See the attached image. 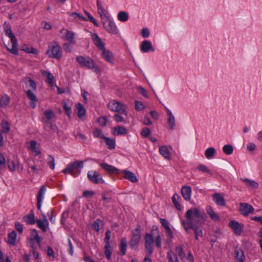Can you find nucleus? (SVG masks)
<instances>
[{
  "mask_svg": "<svg viewBox=\"0 0 262 262\" xmlns=\"http://www.w3.org/2000/svg\"><path fill=\"white\" fill-rule=\"evenodd\" d=\"M26 95L28 98L30 100V105L32 108H35L36 107V102L38 101V99L36 95L32 92L31 90H28L26 92Z\"/></svg>",
  "mask_w": 262,
  "mask_h": 262,
  "instance_id": "nucleus-15",
  "label": "nucleus"
},
{
  "mask_svg": "<svg viewBox=\"0 0 262 262\" xmlns=\"http://www.w3.org/2000/svg\"><path fill=\"white\" fill-rule=\"evenodd\" d=\"M104 28L110 33L115 34L117 33V28L114 23L110 20Z\"/></svg>",
  "mask_w": 262,
  "mask_h": 262,
  "instance_id": "nucleus-28",
  "label": "nucleus"
},
{
  "mask_svg": "<svg viewBox=\"0 0 262 262\" xmlns=\"http://www.w3.org/2000/svg\"><path fill=\"white\" fill-rule=\"evenodd\" d=\"M55 117V114L51 110H46L43 112V116L41 118V122L43 124L50 122L51 120L54 119Z\"/></svg>",
  "mask_w": 262,
  "mask_h": 262,
  "instance_id": "nucleus-12",
  "label": "nucleus"
},
{
  "mask_svg": "<svg viewBox=\"0 0 262 262\" xmlns=\"http://www.w3.org/2000/svg\"><path fill=\"white\" fill-rule=\"evenodd\" d=\"M75 112L79 119L81 120L84 119L86 111L83 106L80 103H78L76 105Z\"/></svg>",
  "mask_w": 262,
  "mask_h": 262,
  "instance_id": "nucleus-19",
  "label": "nucleus"
},
{
  "mask_svg": "<svg viewBox=\"0 0 262 262\" xmlns=\"http://www.w3.org/2000/svg\"><path fill=\"white\" fill-rule=\"evenodd\" d=\"M42 74L47 77V82L51 87L54 86V76L50 72L43 71Z\"/></svg>",
  "mask_w": 262,
  "mask_h": 262,
  "instance_id": "nucleus-30",
  "label": "nucleus"
},
{
  "mask_svg": "<svg viewBox=\"0 0 262 262\" xmlns=\"http://www.w3.org/2000/svg\"><path fill=\"white\" fill-rule=\"evenodd\" d=\"M2 126L3 128V130L2 132L3 133H7L10 130V125L7 121H5L3 120L2 122Z\"/></svg>",
  "mask_w": 262,
  "mask_h": 262,
  "instance_id": "nucleus-46",
  "label": "nucleus"
},
{
  "mask_svg": "<svg viewBox=\"0 0 262 262\" xmlns=\"http://www.w3.org/2000/svg\"><path fill=\"white\" fill-rule=\"evenodd\" d=\"M185 216L187 221L182 220V225L187 233L189 229L193 230L194 232L195 238L198 240L199 236H203V231L201 227L205 222L207 217L206 214L201 212L198 208H193L188 210Z\"/></svg>",
  "mask_w": 262,
  "mask_h": 262,
  "instance_id": "nucleus-1",
  "label": "nucleus"
},
{
  "mask_svg": "<svg viewBox=\"0 0 262 262\" xmlns=\"http://www.w3.org/2000/svg\"><path fill=\"white\" fill-rule=\"evenodd\" d=\"M135 108L136 110L138 111H142L145 108V106L144 104L139 101H135Z\"/></svg>",
  "mask_w": 262,
  "mask_h": 262,
  "instance_id": "nucleus-49",
  "label": "nucleus"
},
{
  "mask_svg": "<svg viewBox=\"0 0 262 262\" xmlns=\"http://www.w3.org/2000/svg\"><path fill=\"white\" fill-rule=\"evenodd\" d=\"M32 235L34 236V238H31L30 241V246L32 248V250H36V246L34 244V242L35 241L37 243V245L40 246V241L38 233L36 230H32Z\"/></svg>",
  "mask_w": 262,
  "mask_h": 262,
  "instance_id": "nucleus-22",
  "label": "nucleus"
},
{
  "mask_svg": "<svg viewBox=\"0 0 262 262\" xmlns=\"http://www.w3.org/2000/svg\"><path fill=\"white\" fill-rule=\"evenodd\" d=\"M6 164V159L4 156V155L0 152V165L2 168L5 167Z\"/></svg>",
  "mask_w": 262,
  "mask_h": 262,
  "instance_id": "nucleus-64",
  "label": "nucleus"
},
{
  "mask_svg": "<svg viewBox=\"0 0 262 262\" xmlns=\"http://www.w3.org/2000/svg\"><path fill=\"white\" fill-rule=\"evenodd\" d=\"M235 257L236 262H244L245 256L243 250L236 246L234 249Z\"/></svg>",
  "mask_w": 262,
  "mask_h": 262,
  "instance_id": "nucleus-20",
  "label": "nucleus"
},
{
  "mask_svg": "<svg viewBox=\"0 0 262 262\" xmlns=\"http://www.w3.org/2000/svg\"><path fill=\"white\" fill-rule=\"evenodd\" d=\"M167 112L168 113V124L169 128L170 129H172L175 125L174 118L169 110H167Z\"/></svg>",
  "mask_w": 262,
  "mask_h": 262,
  "instance_id": "nucleus-32",
  "label": "nucleus"
},
{
  "mask_svg": "<svg viewBox=\"0 0 262 262\" xmlns=\"http://www.w3.org/2000/svg\"><path fill=\"white\" fill-rule=\"evenodd\" d=\"M141 239V232L139 228L134 229L133 236L129 241V246L133 249H136Z\"/></svg>",
  "mask_w": 262,
  "mask_h": 262,
  "instance_id": "nucleus-7",
  "label": "nucleus"
},
{
  "mask_svg": "<svg viewBox=\"0 0 262 262\" xmlns=\"http://www.w3.org/2000/svg\"><path fill=\"white\" fill-rule=\"evenodd\" d=\"M127 132L126 129L123 126H117L114 127L113 135H126Z\"/></svg>",
  "mask_w": 262,
  "mask_h": 262,
  "instance_id": "nucleus-29",
  "label": "nucleus"
},
{
  "mask_svg": "<svg viewBox=\"0 0 262 262\" xmlns=\"http://www.w3.org/2000/svg\"><path fill=\"white\" fill-rule=\"evenodd\" d=\"M103 139L105 140L106 144L109 149H113L115 148L116 144L115 139H112L105 137H103Z\"/></svg>",
  "mask_w": 262,
  "mask_h": 262,
  "instance_id": "nucleus-36",
  "label": "nucleus"
},
{
  "mask_svg": "<svg viewBox=\"0 0 262 262\" xmlns=\"http://www.w3.org/2000/svg\"><path fill=\"white\" fill-rule=\"evenodd\" d=\"M43 128L46 130H48L50 129L54 132H57L58 130L56 125L52 124L51 122L44 124Z\"/></svg>",
  "mask_w": 262,
  "mask_h": 262,
  "instance_id": "nucleus-37",
  "label": "nucleus"
},
{
  "mask_svg": "<svg viewBox=\"0 0 262 262\" xmlns=\"http://www.w3.org/2000/svg\"><path fill=\"white\" fill-rule=\"evenodd\" d=\"M88 177L90 181L95 184H101L104 182L98 172L96 171H89L88 173Z\"/></svg>",
  "mask_w": 262,
  "mask_h": 262,
  "instance_id": "nucleus-11",
  "label": "nucleus"
},
{
  "mask_svg": "<svg viewBox=\"0 0 262 262\" xmlns=\"http://www.w3.org/2000/svg\"><path fill=\"white\" fill-rule=\"evenodd\" d=\"M212 198L215 204L220 206H225L226 202L223 196L220 193H215L212 195Z\"/></svg>",
  "mask_w": 262,
  "mask_h": 262,
  "instance_id": "nucleus-14",
  "label": "nucleus"
},
{
  "mask_svg": "<svg viewBox=\"0 0 262 262\" xmlns=\"http://www.w3.org/2000/svg\"><path fill=\"white\" fill-rule=\"evenodd\" d=\"M5 31L6 32V35H7L10 38L11 42L12 43V49H10L9 48H7V50L11 53L14 55H17L18 54V45L16 38L12 33L11 29L10 30H5Z\"/></svg>",
  "mask_w": 262,
  "mask_h": 262,
  "instance_id": "nucleus-5",
  "label": "nucleus"
},
{
  "mask_svg": "<svg viewBox=\"0 0 262 262\" xmlns=\"http://www.w3.org/2000/svg\"><path fill=\"white\" fill-rule=\"evenodd\" d=\"M101 18L103 26H105V25H106L111 20L106 14L102 15Z\"/></svg>",
  "mask_w": 262,
  "mask_h": 262,
  "instance_id": "nucleus-60",
  "label": "nucleus"
},
{
  "mask_svg": "<svg viewBox=\"0 0 262 262\" xmlns=\"http://www.w3.org/2000/svg\"><path fill=\"white\" fill-rule=\"evenodd\" d=\"M254 210L253 207L249 204L246 203L239 204V211L245 216H248L250 213H253Z\"/></svg>",
  "mask_w": 262,
  "mask_h": 262,
  "instance_id": "nucleus-9",
  "label": "nucleus"
},
{
  "mask_svg": "<svg viewBox=\"0 0 262 262\" xmlns=\"http://www.w3.org/2000/svg\"><path fill=\"white\" fill-rule=\"evenodd\" d=\"M167 257L169 262H178L176 255L174 254L171 250L168 252Z\"/></svg>",
  "mask_w": 262,
  "mask_h": 262,
  "instance_id": "nucleus-42",
  "label": "nucleus"
},
{
  "mask_svg": "<svg viewBox=\"0 0 262 262\" xmlns=\"http://www.w3.org/2000/svg\"><path fill=\"white\" fill-rule=\"evenodd\" d=\"M43 220H38L36 221L37 225L43 232L47 231L46 226L48 225V222L46 216L43 215Z\"/></svg>",
  "mask_w": 262,
  "mask_h": 262,
  "instance_id": "nucleus-23",
  "label": "nucleus"
},
{
  "mask_svg": "<svg viewBox=\"0 0 262 262\" xmlns=\"http://www.w3.org/2000/svg\"><path fill=\"white\" fill-rule=\"evenodd\" d=\"M46 54L50 57L60 59L61 57V53L60 51V47L56 42H50L49 44V49L46 51Z\"/></svg>",
  "mask_w": 262,
  "mask_h": 262,
  "instance_id": "nucleus-3",
  "label": "nucleus"
},
{
  "mask_svg": "<svg viewBox=\"0 0 262 262\" xmlns=\"http://www.w3.org/2000/svg\"><path fill=\"white\" fill-rule=\"evenodd\" d=\"M223 150L226 154L230 155L233 152V148L231 145L228 144L223 147Z\"/></svg>",
  "mask_w": 262,
  "mask_h": 262,
  "instance_id": "nucleus-45",
  "label": "nucleus"
},
{
  "mask_svg": "<svg viewBox=\"0 0 262 262\" xmlns=\"http://www.w3.org/2000/svg\"><path fill=\"white\" fill-rule=\"evenodd\" d=\"M26 80L29 82V86L30 88L33 90H35L36 89V85L34 81L31 79L30 77H27L26 78Z\"/></svg>",
  "mask_w": 262,
  "mask_h": 262,
  "instance_id": "nucleus-53",
  "label": "nucleus"
},
{
  "mask_svg": "<svg viewBox=\"0 0 262 262\" xmlns=\"http://www.w3.org/2000/svg\"><path fill=\"white\" fill-rule=\"evenodd\" d=\"M95 192L93 191L85 190L83 192L82 195L85 198H91L94 195Z\"/></svg>",
  "mask_w": 262,
  "mask_h": 262,
  "instance_id": "nucleus-62",
  "label": "nucleus"
},
{
  "mask_svg": "<svg viewBox=\"0 0 262 262\" xmlns=\"http://www.w3.org/2000/svg\"><path fill=\"white\" fill-rule=\"evenodd\" d=\"M103 226V223L100 219L96 220L94 223L93 227L97 232H99L100 229Z\"/></svg>",
  "mask_w": 262,
  "mask_h": 262,
  "instance_id": "nucleus-39",
  "label": "nucleus"
},
{
  "mask_svg": "<svg viewBox=\"0 0 262 262\" xmlns=\"http://www.w3.org/2000/svg\"><path fill=\"white\" fill-rule=\"evenodd\" d=\"M229 227L233 229L236 235L241 234L242 228L243 226L241 225L237 222L235 221H231L229 223Z\"/></svg>",
  "mask_w": 262,
  "mask_h": 262,
  "instance_id": "nucleus-16",
  "label": "nucleus"
},
{
  "mask_svg": "<svg viewBox=\"0 0 262 262\" xmlns=\"http://www.w3.org/2000/svg\"><path fill=\"white\" fill-rule=\"evenodd\" d=\"M83 162L82 161H76L73 163H71L67 166V173L75 176L77 172H80L79 169L83 167Z\"/></svg>",
  "mask_w": 262,
  "mask_h": 262,
  "instance_id": "nucleus-4",
  "label": "nucleus"
},
{
  "mask_svg": "<svg viewBox=\"0 0 262 262\" xmlns=\"http://www.w3.org/2000/svg\"><path fill=\"white\" fill-rule=\"evenodd\" d=\"M215 152V149L213 147H210L206 149L205 152V155L207 158H210L214 155Z\"/></svg>",
  "mask_w": 262,
  "mask_h": 262,
  "instance_id": "nucleus-43",
  "label": "nucleus"
},
{
  "mask_svg": "<svg viewBox=\"0 0 262 262\" xmlns=\"http://www.w3.org/2000/svg\"><path fill=\"white\" fill-rule=\"evenodd\" d=\"M176 252L179 255L180 258H183L185 257V253L183 252V248L181 246H178L176 248Z\"/></svg>",
  "mask_w": 262,
  "mask_h": 262,
  "instance_id": "nucleus-47",
  "label": "nucleus"
},
{
  "mask_svg": "<svg viewBox=\"0 0 262 262\" xmlns=\"http://www.w3.org/2000/svg\"><path fill=\"white\" fill-rule=\"evenodd\" d=\"M9 103V98L7 95L3 96L0 99V106L4 107Z\"/></svg>",
  "mask_w": 262,
  "mask_h": 262,
  "instance_id": "nucleus-44",
  "label": "nucleus"
},
{
  "mask_svg": "<svg viewBox=\"0 0 262 262\" xmlns=\"http://www.w3.org/2000/svg\"><path fill=\"white\" fill-rule=\"evenodd\" d=\"M127 245H126V241L125 238H122L120 241V250L121 252V254L122 255H124L126 253V249Z\"/></svg>",
  "mask_w": 262,
  "mask_h": 262,
  "instance_id": "nucleus-38",
  "label": "nucleus"
},
{
  "mask_svg": "<svg viewBox=\"0 0 262 262\" xmlns=\"http://www.w3.org/2000/svg\"><path fill=\"white\" fill-rule=\"evenodd\" d=\"M70 15H71L74 18H76L77 17L79 18L80 19H82L84 21H86L87 19L81 15H80V14L76 13V12H73L70 13Z\"/></svg>",
  "mask_w": 262,
  "mask_h": 262,
  "instance_id": "nucleus-61",
  "label": "nucleus"
},
{
  "mask_svg": "<svg viewBox=\"0 0 262 262\" xmlns=\"http://www.w3.org/2000/svg\"><path fill=\"white\" fill-rule=\"evenodd\" d=\"M141 134L142 136L147 137L150 134V130L148 128L145 127L142 130Z\"/></svg>",
  "mask_w": 262,
  "mask_h": 262,
  "instance_id": "nucleus-58",
  "label": "nucleus"
},
{
  "mask_svg": "<svg viewBox=\"0 0 262 262\" xmlns=\"http://www.w3.org/2000/svg\"><path fill=\"white\" fill-rule=\"evenodd\" d=\"M7 164L8 168L11 171H14L15 170V164L13 161L8 160L7 161Z\"/></svg>",
  "mask_w": 262,
  "mask_h": 262,
  "instance_id": "nucleus-50",
  "label": "nucleus"
},
{
  "mask_svg": "<svg viewBox=\"0 0 262 262\" xmlns=\"http://www.w3.org/2000/svg\"><path fill=\"white\" fill-rule=\"evenodd\" d=\"M48 165L52 169H54L55 167V161L54 158L52 156H49Z\"/></svg>",
  "mask_w": 262,
  "mask_h": 262,
  "instance_id": "nucleus-51",
  "label": "nucleus"
},
{
  "mask_svg": "<svg viewBox=\"0 0 262 262\" xmlns=\"http://www.w3.org/2000/svg\"><path fill=\"white\" fill-rule=\"evenodd\" d=\"M100 166L102 168L110 173H118L119 170L113 166L108 165L106 163H102Z\"/></svg>",
  "mask_w": 262,
  "mask_h": 262,
  "instance_id": "nucleus-24",
  "label": "nucleus"
},
{
  "mask_svg": "<svg viewBox=\"0 0 262 262\" xmlns=\"http://www.w3.org/2000/svg\"><path fill=\"white\" fill-rule=\"evenodd\" d=\"M46 187L45 185H42L38 193L37 196V208L38 210H40L41 206V202L43 200V196L46 191Z\"/></svg>",
  "mask_w": 262,
  "mask_h": 262,
  "instance_id": "nucleus-18",
  "label": "nucleus"
},
{
  "mask_svg": "<svg viewBox=\"0 0 262 262\" xmlns=\"http://www.w3.org/2000/svg\"><path fill=\"white\" fill-rule=\"evenodd\" d=\"M93 134L95 137H99L103 139V137H104L102 134V130L97 128L94 129Z\"/></svg>",
  "mask_w": 262,
  "mask_h": 262,
  "instance_id": "nucleus-52",
  "label": "nucleus"
},
{
  "mask_svg": "<svg viewBox=\"0 0 262 262\" xmlns=\"http://www.w3.org/2000/svg\"><path fill=\"white\" fill-rule=\"evenodd\" d=\"M76 60L81 67H85L90 69H94L96 67L94 61L90 58H85L82 56H78Z\"/></svg>",
  "mask_w": 262,
  "mask_h": 262,
  "instance_id": "nucleus-6",
  "label": "nucleus"
},
{
  "mask_svg": "<svg viewBox=\"0 0 262 262\" xmlns=\"http://www.w3.org/2000/svg\"><path fill=\"white\" fill-rule=\"evenodd\" d=\"M145 248L149 255H151L153 252L152 244L154 243L152 234L146 233L145 237Z\"/></svg>",
  "mask_w": 262,
  "mask_h": 262,
  "instance_id": "nucleus-8",
  "label": "nucleus"
},
{
  "mask_svg": "<svg viewBox=\"0 0 262 262\" xmlns=\"http://www.w3.org/2000/svg\"><path fill=\"white\" fill-rule=\"evenodd\" d=\"M121 172L124 174V178L130 181L132 183H136L138 182V179L134 173L130 171L124 170L121 171Z\"/></svg>",
  "mask_w": 262,
  "mask_h": 262,
  "instance_id": "nucleus-17",
  "label": "nucleus"
},
{
  "mask_svg": "<svg viewBox=\"0 0 262 262\" xmlns=\"http://www.w3.org/2000/svg\"><path fill=\"white\" fill-rule=\"evenodd\" d=\"M24 222L29 225L34 224L35 223L34 215L33 214H29L24 216L23 218Z\"/></svg>",
  "mask_w": 262,
  "mask_h": 262,
  "instance_id": "nucleus-33",
  "label": "nucleus"
},
{
  "mask_svg": "<svg viewBox=\"0 0 262 262\" xmlns=\"http://www.w3.org/2000/svg\"><path fill=\"white\" fill-rule=\"evenodd\" d=\"M92 37L94 44L99 50H102L105 48L104 44L97 34H92Z\"/></svg>",
  "mask_w": 262,
  "mask_h": 262,
  "instance_id": "nucleus-21",
  "label": "nucleus"
},
{
  "mask_svg": "<svg viewBox=\"0 0 262 262\" xmlns=\"http://www.w3.org/2000/svg\"><path fill=\"white\" fill-rule=\"evenodd\" d=\"M107 105L108 107L112 111L121 113L125 116H127L126 106L122 103L118 101H112L108 103Z\"/></svg>",
  "mask_w": 262,
  "mask_h": 262,
  "instance_id": "nucleus-2",
  "label": "nucleus"
},
{
  "mask_svg": "<svg viewBox=\"0 0 262 262\" xmlns=\"http://www.w3.org/2000/svg\"><path fill=\"white\" fill-rule=\"evenodd\" d=\"M197 169L199 170L200 171L207 172L209 174H211V172L210 170L207 168V167L204 165H200L198 167Z\"/></svg>",
  "mask_w": 262,
  "mask_h": 262,
  "instance_id": "nucleus-54",
  "label": "nucleus"
},
{
  "mask_svg": "<svg viewBox=\"0 0 262 262\" xmlns=\"http://www.w3.org/2000/svg\"><path fill=\"white\" fill-rule=\"evenodd\" d=\"M15 227L16 229V230L18 231V232L19 233H22L23 231V225L21 223L19 222H15Z\"/></svg>",
  "mask_w": 262,
  "mask_h": 262,
  "instance_id": "nucleus-59",
  "label": "nucleus"
},
{
  "mask_svg": "<svg viewBox=\"0 0 262 262\" xmlns=\"http://www.w3.org/2000/svg\"><path fill=\"white\" fill-rule=\"evenodd\" d=\"M37 143L35 141H31L30 143L29 148L32 151H35L36 149Z\"/></svg>",
  "mask_w": 262,
  "mask_h": 262,
  "instance_id": "nucleus-63",
  "label": "nucleus"
},
{
  "mask_svg": "<svg viewBox=\"0 0 262 262\" xmlns=\"http://www.w3.org/2000/svg\"><path fill=\"white\" fill-rule=\"evenodd\" d=\"M181 192L185 200L186 201L190 200L192 193L190 186L187 185L183 186L181 188Z\"/></svg>",
  "mask_w": 262,
  "mask_h": 262,
  "instance_id": "nucleus-13",
  "label": "nucleus"
},
{
  "mask_svg": "<svg viewBox=\"0 0 262 262\" xmlns=\"http://www.w3.org/2000/svg\"><path fill=\"white\" fill-rule=\"evenodd\" d=\"M140 49L143 52H147L150 50H153L151 43L148 40H144L141 43Z\"/></svg>",
  "mask_w": 262,
  "mask_h": 262,
  "instance_id": "nucleus-26",
  "label": "nucleus"
},
{
  "mask_svg": "<svg viewBox=\"0 0 262 262\" xmlns=\"http://www.w3.org/2000/svg\"><path fill=\"white\" fill-rule=\"evenodd\" d=\"M118 18L121 21H125L128 19V14L124 11H121L118 14Z\"/></svg>",
  "mask_w": 262,
  "mask_h": 262,
  "instance_id": "nucleus-40",
  "label": "nucleus"
},
{
  "mask_svg": "<svg viewBox=\"0 0 262 262\" xmlns=\"http://www.w3.org/2000/svg\"><path fill=\"white\" fill-rule=\"evenodd\" d=\"M159 152L165 158L170 159V152L167 147L161 146L159 148Z\"/></svg>",
  "mask_w": 262,
  "mask_h": 262,
  "instance_id": "nucleus-34",
  "label": "nucleus"
},
{
  "mask_svg": "<svg viewBox=\"0 0 262 262\" xmlns=\"http://www.w3.org/2000/svg\"><path fill=\"white\" fill-rule=\"evenodd\" d=\"M111 232L110 230H107L106 232V233H105V237L104 239V241L105 242V245H107V247H108V245H110V239L111 238Z\"/></svg>",
  "mask_w": 262,
  "mask_h": 262,
  "instance_id": "nucleus-56",
  "label": "nucleus"
},
{
  "mask_svg": "<svg viewBox=\"0 0 262 262\" xmlns=\"http://www.w3.org/2000/svg\"><path fill=\"white\" fill-rule=\"evenodd\" d=\"M105 254L107 259L110 260L111 258L112 252L111 251V245H109L108 247H107V245H105Z\"/></svg>",
  "mask_w": 262,
  "mask_h": 262,
  "instance_id": "nucleus-48",
  "label": "nucleus"
},
{
  "mask_svg": "<svg viewBox=\"0 0 262 262\" xmlns=\"http://www.w3.org/2000/svg\"><path fill=\"white\" fill-rule=\"evenodd\" d=\"M16 236L17 234L15 231H13L9 233L8 243L12 245H14L16 242Z\"/></svg>",
  "mask_w": 262,
  "mask_h": 262,
  "instance_id": "nucleus-35",
  "label": "nucleus"
},
{
  "mask_svg": "<svg viewBox=\"0 0 262 262\" xmlns=\"http://www.w3.org/2000/svg\"><path fill=\"white\" fill-rule=\"evenodd\" d=\"M243 180L245 182L247 186H250L253 188H257L258 186V183L254 181H252L248 179H245Z\"/></svg>",
  "mask_w": 262,
  "mask_h": 262,
  "instance_id": "nucleus-41",
  "label": "nucleus"
},
{
  "mask_svg": "<svg viewBox=\"0 0 262 262\" xmlns=\"http://www.w3.org/2000/svg\"><path fill=\"white\" fill-rule=\"evenodd\" d=\"M123 115L121 113H118L114 115V119L117 122H123L124 121V118L122 116Z\"/></svg>",
  "mask_w": 262,
  "mask_h": 262,
  "instance_id": "nucleus-55",
  "label": "nucleus"
},
{
  "mask_svg": "<svg viewBox=\"0 0 262 262\" xmlns=\"http://www.w3.org/2000/svg\"><path fill=\"white\" fill-rule=\"evenodd\" d=\"M180 199V196L177 193L174 194L171 198L172 202L173 204L174 207L179 210H181V206L179 203Z\"/></svg>",
  "mask_w": 262,
  "mask_h": 262,
  "instance_id": "nucleus-31",
  "label": "nucleus"
},
{
  "mask_svg": "<svg viewBox=\"0 0 262 262\" xmlns=\"http://www.w3.org/2000/svg\"><path fill=\"white\" fill-rule=\"evenodd\" d=\"M76 43L75 34L73 32L67 30V52H72V46Z\"/></svg>",
  "mask_w": 262,
  "mask_h": 262,
  "instance_id": "nucleus-10",
  "label": "nucleus"
},
{
  "mask_svg": "<svg viewBox=\"0 0 262 262\" xmlns=\"http://www.w3.org/2000/svg\"><path fill=\"white\" fill-rule=\"evenodd\" d=\"M207 213L209 215L211 219L214 221H219V216L212 209L211 206H208L206 208Z\"/></svg>",
  "mask_w": 262,
  "mask_h": 262,
  "instance_id": "nucleus-27",
  "label": "nucleus"
},
{
  "mask_svg": "<svg viewBox=\"0 0 262 262\" xmlns=\"http://www.w3.org/2000/svg\"><path fill=\"white\" fill-rule=\"evenodd\" d=\"M102 51V56L104 59L107 62L113 63V54L110 51L107 50L104 48L101 50Z\"/></svg>",
  "mask_w": 262,
  "mask_h": 262,
  "instance_id": "nucleus-25",
  "label": "nucleus"
},
{
  "mask_svg": "<svg viewBox=\"0 0 262 262\" xmlns=\"http://www.w3.org/2000/svg\"><path fill=\"white\" fill-rule=\"evenodd\" d=\"M107 118L104 116L99 118L98 122L101 126H105L106 125Z\"/></svg>",
  "mask_w": 262,
  "mask_h": 262,
  "instance_id": "nucleus-57",
  "label": "nucleus"
}]
</instances>
